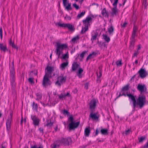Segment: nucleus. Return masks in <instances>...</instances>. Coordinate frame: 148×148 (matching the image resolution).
Segmentation results:
<instances>
[{
	"instance_id": "f257e3e1",
	"label": "nucleus",
	"mask_w": 148,
	"mask_h": 148,
	"mask_svg": "<svg viewBox=\"0 0 148 148\" xmlns=\"http://www.w3.org/2000/svg\"><path fill=\"white\" fill-rule=\"evenodd\" d=\"M123 96L125 97L127 96L130 99H131L133 102V106L134 110L136 108L138 107L140 109L142 108L147 102L146 96L144 95H139L136 101L135 97L133 95L128 94L127 91H123L121 89L117 98Z\"/></svg>"
},
{
	"instance_id": "f03ea898",
	"label": "nucleus",
	"mask_w": 148,
	"mask_h": 148,
	"mask_svg": "<svg viewBox=\"0 0 148 148\" xmlns=\"http://www.w3.org/2000/svg\"><path fill=\"white\" fill-rule=\"evenodd\" d=\"M94 17L93 15L90 14L87 16L85 19L83 20L82 22L85 27L82 28L81 32V34H83L88 30V26L90 25L89 23L92 22Z\"/></svg>"
},
{
	"instance_id": "7ed1b4c3",
	"label": "nucleus",
	"mask_w": 148,
	"mask_h": 148,
	"mask_svg": "<svg viewBox=\"0 0 148 148\" xmlns=\"http://www.w3.org/2000/svg\"><path fill=\"white\" fill-rule=\"evenodd\" d=\"M56 54L58 56V58H59L60 56L63 53L64 49L67 48L68 46L66 44H61L59 42L56 43Z\"/></svg>"
},
{
	"instance_id": "20e7f679",
	"label": "nucleus",
	"mask_w": 148,
	"mask_h": 148,
	"mask_svg": "<svg viewBox=\"0 0 148 148\" xmlns=\"http://www.w3.org/2000/svg\"><path fill=\"white\" fill-rule=\"evenodd\" d=\"M138 29V28L135 25H134L133 31L132 34V36L130 38V49H134L135 42L136 41L135 37L136 36V32Z\"/></svg>"
},
{
	"instance_id": "39448f33",
	"label": "nucleus",
	"mask_w": 148,
	"mask_h": 148,
	"mask_svg": "<svg viewBox=\"0 0 148 148\" xmlns=\"http://www.w3.org/2000/svg\"><path fill=\"white\" fill-rule=\"evenodd\" d=\"M10 66V82L12 86H14L15 84V78L14 77L15 71L14 62L12 63L11 66Z\"/></svg>"
},
{
	"instance_id": "423d86ee",
	"label": "nucleus",
	"mask_w": 148,
	"mask_h": 148,
	"mask_svg": "<svg viewBox=\"0 0 148 148\" xmlns=\"http://www.w3.org/2000/svg\"><path fill=\"white\" fill-rule=\"evenodd\" d=\"M69 120L70 122L69 124V129L74 130L77 128L79 124V122L76 123L74 122L73 118L72 116H70L69 118Z\"/></svg>"
},
{
	"instance_id": "0eeeda50",
	"label": "nucleus",
	"mask_w": 148,
	"mask_h": 148,
	"mask_svg": "<svg viewBox=\"0 0 148 148\" xmlns=\"http://www.w3.org/2000/svg\"><path fill=\"white\" fill-rule=\"evenodd\" d=\"M58 140L60 145H69L70 143L72 141L71 138L70 137L62 138Z\"/></svg>"
},
{
	"instance_id": "6e6552de",
	"label": "nucleus",
	"mask_w": 148,
	"mask_h": 148,
	"mask_svg": "<svg viewBox=\"0 0 148 148\" xmlns=\"http://www.w3.org/2000/svg\"><path fill=\"white\" fill-rule=\"evenodd\" d=\"M57 24L60 27L64 28L66 27L71 31H74L75 30L73 25L69 23H57Z\"/></svg>"
},
{
	"instance_id": "1a4fd4ad",
	"label": "nucleus",
	"mask_w": 148,
	"mask_h": 148,
	"mask_svg": "<svg viewBox=\"0 0 148 148\" xmlns=\"http://www.w3.org/2000/svg\"><path fill=\"white\" fill-rule=\"evenodd\" d=\"M50 77L45 75L44 76L42 80V84L44 87H46L48 85L51 84V82L49 79V78Z\"/></svg>"
},
{
	"instance_id": "9d476101",
	"label": "nucleus",
	"mask_w": 148,
	"mask_h": 148,
	"mask_svg": "<svg viewBox=\"0 0 148 148\" xmlns=\"http://www.w3.org/2000/svg\"><path fill=\"white\" fill-rule=\"evenodd\" d=\"M66 77L61 75L58 77V80L56 82V84L59 86H60L62 84L64 83L66 80Z\"/></svg>"
},
{
	"instance_id": "9b49d317",
	"label": "nucleus",
	"mask_w": 148,
	"mask_h": 148,
	"mask_svg": "<svg viewBox=\"0 0 148 148\" xmlns=\"http://www.w3.org/2000/svg\"><path fill=\"white\" fill-rule=\"evenodd\" d=\"M94 110L90 111L89 118L94 120H98L99 117V114L98 112L94 113Z\"/></svg>"
},
{
	"instance_id": "f8f14e48",
	"label": "nucleus",
	"mask_w": 148,
	"mask_h": 148,
	"mask_svg": "<svg viewBox=\"0 0 148 148\" xmlns=\"http://www.w3.org/2000/svg\"><path fill=\"white\" fill-rule=\"evenodd\" d=\"M97 102V100L95 99L92 100L90 101L89 105L90 111L94 110Z\"/></svg>"
},
{
	"instance_id": "ddd939ff",
	"label": "nucleus",
	"mask_w": 148,
	"mask_h": 148,
	"mask_svg": "<svg viewBox=\"0 0 148 148\" xmlns=\"http://www.w3.org/2000/svg\"><path fill=\"white\" fill-rule=\"evenodd\" d=\"M63 3L65 10H66L69 11L72 9L71 4L69 3L68 0H63Z\"/></svg>"
},
{
	"instance_id": "4468645a",
	"label": "nucleus",
	"mask_w": 148,
	"mask_h": 148,
	"mask_svg": "<svg viewBox=\"0 0 148 148\" xmlns=\"http://www.w3.org/2000/svg\"><path fill=\"white\" fill-rule=\"evenodd\" d=\"M54 71L53 67L47 66L45 69V75L50 77H51L52 73Z\"/></svg>"
},
{
	"instance_id": "2eb2a0df",
	"label": "nucleus",
	"mask_w": 148,
	"mask_h": 148,
	"mask_svg": "<svg viewBox=\"0 0 148 148\" xmlns=\"http://www.w3.org/2000/svg\"><path fill=\"white\" fill-rule=\"evenodd\" d=\"M139 75L142 78H145L148 75L147 72L144 69H141L138 71Z\"/></svg>"
},
{
	"instance_id": "dca6fc26",
	"label": "nucleus",
	"mask_w": 148,
	"mask_h": 148,
	"mask_svg": "<svg viewBox=\"0 0 148 148\" xmlns=\"http://www.w3.org/2000/svg\"><path fill=\"white\" fill-rule=\"evenodd\" d=\"M12 114L10 113V115L8 117L7 121L6 122L7 129L8 130H9L10 128L11 124L12 121Z\"/></svg>"
},
{
	"instance_id": "f3484780",
	"label": "nucleus",
	"mask_w": 148,
	"mask_h": 148,
	"mask_svg": "<svg viewBox=\"0 0 148 148\" xmlns=\"http://www.w3.org/2000/svg\"><path fill=\"white\" fill-rule=\"evenodd\" d=\"M31 119L33 121V124L35 126L38 125L39 123L40 120L35 115H32Z\"/></svg>"
},
{
	"instance_id": "a211bd4d",
	"label": "nucleus",
	"mask_w": 148,
	"mask_h": 148,
	"mask_svg": "<svg viewBox=\"0 0 148 148\" xmlns=\"http://www.w3.org/2000/svg\"><path fill=\"white\" fill-rule=\"evenodd\" d=\"M137 89L141 93L146 91L147 88L145 85H142L139 84L137 87Z\"/></svg>"
},
{
	"instance_id": "6ab92c4d",
	"label": "nucleus",
	"mask_w": 148,
	"mask_h": 148,
	"mask_svg": "<svg viewBox=\"0 0 148 148\" xmlns=\"http://www.w3.org/2000/svg\"><path fill=\"white\" fill-rule=\"evenodd\" d=\"M114 7L112 9V12L111 13V15L112 16H116L118 14V10L117 9V5L113 6Z\"/></svg>"
},
{
	"instance_id": "aec40b11",
	"label": "nucleus",
	"mask_w": 148,
	"mask_h": 148,
	"mask_svg": "<svg viewBox=\"0 0 148 148\" xmlns=\"http://www.w3.org/2000/svg\"><path fill=\"white\" fill-rule=\"evenodd\" d=\"M71 96V95L69 92H67L66 94H61L60 95H58L59 98L61 100H63L65 99L66 97Z\"/></svg>"
},
{
	"instance_id": "412c9836",
	"label": "nucleus",
	"mask_w": 148,
	"mask_h": 148,
	"mask_svg": "<svg viewBox=\"0 0 148 148\" xmlns=\"http://www.w3.org/2000/svg\"><path fill=\"white\" fill-rule=\"evenodd\" d=\"M58 140L54 142L51 146V148H57L60 145Z\"/></svg>"
},
{
	"instance_id": "4be33fe9",
	"label": "nucleus",
	"mask_w": 148,
	"mask_h": 148,
	"mask_svg": "<svg viewBox=\"0 0 148 148\" xmlns=\"http://www.w3.org/2000/svg\"><path fill=\"white\" fill-rule=\"evenodd\" d=\"M83 72V70L81 68H79L78 71L77 72V75L79 78H81L82 77V73Z\"/></svg>"
},
{
	"instance_id": "5701e85b",
	"label": "nucleus",
	"mask_w": 148,
	"mask_h": 148,
	"mask_svg": "<svg viewBox=\"0 0 148 148\" xmlns=\"http://www.w3.org/2000/svg\"><path fill=\"white\" fill-rule=\"evenodd\" d=\"M101 14L102 16L106 18H108L109 15L108 12L107 11L106 8H104L101 11Z\"/></svg>"
},
{
	"instance_id": "b1692460",
	"label": "nucleus",
	"mask_w": 148,
	"mask_h": 148,
	"mask_svg": "<svg viewBox=\"0 0 148 148\" xmlns=\"http://www.w3.org/2000/svg\"><path fill=\"white\" fill-rule=\"evenodd\" d=\"M79 65L77 62L73 63L72 65V71H76L79 67Z\"/></svg>"
},
{
	"instance_id": "393cba45",
	"label": "nucleus",
	"mask_w": 148,
	"mask_h": 148,
	"mask_svg": "<svg viewBox=\"0 0 148 148\" xmlns=\"http://www.w3.org/2000/svg\"><path fill=\"white\" fill-rule=\"evenodd\" d=\"M68 62L66 61V62H64L61 64L60 65V68L62 70L65 69V68L68 65Z\"/></svg>"
},
{
	"instance_id": "a878e982",
	"label": "nucleus",
	"mask_w": 148,
	"mask_h": 148,
	"mask_svg": "<svg viewBox=\"0 0 148 148\" xmlns=\"http://www.w3.org/2000/svg\"><path fill=\"white\" fill-rule=\"evenodd\" d=\"M0 49L4 53H5L6 51L7 50L6 45L5 44L4 45L3 43L0 44Z\"/></svg>"
},
{
	"instance_id": "bb28decb",
	"label": "nucleus",
	"mask_w": 148,
	"mask_h": 148,
	"mask_svg": "<svg viewBox=\"0 0 148 148\" xmlns=\"http://www.w3.org/2000/svg\"><path fill=\"white\" fill-rule=\"evenodd\" d=\"M97 54L95 52L93 51L86 58V61L94 58Z\"/></svg>"
},
{
	"instance_id": "cd10ccee",
	"label": "nucleus",
	"mask_w": 148,
	"mask_h": 148,
	"mask_svg": "<svg viewBox=\"0 0 148 148\" xmlns=\"http://www.w3.org/2000/svg\"><path fill=\"white\" fill-rule=\"evenodd\" d=\"M90 133V130L89 128H86L84 131V135L88 137L89 136Z\"/></svg>"
},
{
	"instance_id": "c85d7f7f",
	"label": "nucleus",
	"mask_w": 148,
	"mask_h": 148,
	"mask_svg": "<svg viewBox=\"0 0 148 148\" xmlns=\"http://www.w3.org/2000/svg\"><path fill=\"white\" fill-rule=\"evenodd\" d=\"M103 38L107 42H109L110 40V38L106 34H103Z\"/></svg>"
},
{
	"instance_id": "c756f323",
	"label": "nucleus",
	"mask_w": 148,
	"mask_h": 148,
	"mask_svg": "<svg viewBox=\"0 0 148 148\" xmlns=\"http://www.w3.org/2000/svg\"><path fill=\"white\" fill-rule=\"evenodd\" d=\"M101 134L104 135H106L108 134V130L107 129H102L101 130Z\"/></svg>"
},
{
	"instance_id": "7c9ffc66",
	"label": "nucleus",
	"mask_w": 148,
	"mask_h": 148,
	"mask_svg": "<svg viewBox=\"0 0 148 148\" xmlns=\"http://www.w3.org/2000/svg\"><path fill=\"white\" fill-rule=\"evenodd\" d=\"M79 39V36L77 35L76 36L73 37L71 40L72 41L73 43H75L78 41Z\"/></svg>"
},
{
	"instance_id": "2f4dec72",
	"label": "nucleus",
	"mask_w": 148,
	"mask_h": 148,
	"mask_svg": "<svg viewBox=\"0 0 148 148\" xmlns=\"http://www.w3.org/2000/svg\"><path fill=\"white\" fill-rule=\"evenodd\" d=\"M130 88V84H127L126 85L123 87L121 89L123 90L127 91Z\"/></svg>"
},
{
	"instance_id": "473e14b6",
	"label": "nucleus",
	"mask_w": 148,
	"mask_h": 148,
	"mask_svg": "<svg viewBox=\"0 0 148 148\" xmlns=\"http://www.w3.org/2000/svg\"><path fill=\"white\" fill-rule=\"evenodd\" d=\"M36 100L39 101L42 98V95L40 93H37L36 94Z\"/></svg>"
},
{
	"instance_id": "72a5a7b5",
	"label": "nucleus",
	"mask_w": 148,
	"mask_h": 148,
	"mask_svg": "<svg viewBox=\"0 0 148 148\" xmlns=\"http://www.w3.org/2000/svg\"><path fill=\"white\" fill-rule=\"evenodd\" d=\"M32 107L33 109L35 110L36 111H38V104L37 103H35L34 102H33Z\"/></svg>"
},
{
	"instance_id": "f704fd0d",
	"label": "nucleus",
	"mask_w": 148,
	"mask_h": 148,
	"mask_svg": "<svg viewBox=\"0 0 148 148\" xmlns=\"http://www.w3.org/2000/svg\"><path fill=\"white\" fill-rule=\"evenodd\" d=\"M85 11H84L80 14H79L77 16V18L78 19L80 18L85 15Z\"/></svg>"
},
{
	"instance_id": "c9c22d12",
	"label": "nucleus",
	"mask_w": 148,
	"mask_h": 148,
	"mask_svg": "<svg viewBox=\"0 0 148 148\" xmlns=\"http://www.w3.org/2000/svg\"><path fill=\"white\" fill-rule=\"evenodd\" d=\"M114 29L113 27L111 26L108 29V31L110 34H112L114 32Z\"/></svg>"
},
{
	"instance_id": "e433bc0d",
	"label": "nucleus",
	"mask_w": 148,
	"mask_h": 148,
	"mask_svg": "<svg viewBox=\"0 0 148 148\" xmlns=\"http://www.w3.org/2000/svg\"><path fill=\"white\" fill-rule=\"evenodd\" d=\"M53 123L51 122V121H47V123L46 125V126L50 128L51 127V126L53 125Z\"/></svg>"
},
{
	"instance_id": "4c0bfd02",
	"label": "nucleus",
	"mask_w": 148,
	"mask_h": 148,
	"mask_svg": "<svg viewBox=\"0 0 148 148\" xmlns=\"http://www.w3.org/2000/svg\"><path fill=\"white\" fill-rule=\"evenodd\" d=\"M116 65L117 66L120 67L121 66L123 63H122V60H117L116 62Z\"/></svg>"
},
{
	"instance_id": "58836bf2",
	"label": "nucleus",
	"mask_w": 148,
	"mask_h": 148,
	"mask_svg": "<svg viewBox=\"0 0 148 148\" xmlns=\"http://www.w3.org/2000/svg\"><path fill=\"white\" fill-rule=\"evenodd\" d=\"M111 3H112L113 6L117 5L118 2V0H110Z\"/></svg>"
},
{
	"instance_id": "ea45409f",
	"label": "nucleus",
	"mask_w": 148,
	"mask_h": 148,
	"mask_svg": "<svg viewBox=\"0 0 148 148\" xmlns=\"http://www.w3.org/2000/svg\"><path fill=\"white\" fill-rule=\"evenodd\" d=\"M145 139L146 137L145 136H142L141 137L139 138H138L139 142V143H142Z\"/></svg>"
},
{
	"instance_id": "a19ab883",
	"label": "nucleus",
	"mask_w": 148,
	"mask_h": 148,
	"mask_svg": "<svg viewBox=\"0 0 148 148\" xmlns=\"http://www.w3.org/2000/svg\"><path fill=\"white\" fill-rule=\"evenodd\" d=\"M97 77L100 78L101 77L102 75V71L101 70H99L98 72H97Z\"/></svg>"
},
{
	"instance_id": "79ce46f5",
	"label": "nucleus",
	"mask_w": 148,
	"mask_h": 148,
	"mask_svg": "<svg viewBox=\"0 0 148 148\" xmlns=\"http://www.w3.org/2000/svg\"><path fill=\"white\" fill-rule=\"evenodd\" d=\"M69 57V54L68 52L66 54L63 55L62 58L64 59H65L66 58H68Z\"/></svg>"
},
{
	"instance_id": "37998d69",
	"label": "nucleus",
	"mask_w": 148,
	"mask_h": 148,
	"mask_svg": "<svg viewBox=\"0 0 148 148\" xmlns=\"http://www.w3.org/2000/svg\"><path fill=\"white\" fill-rule=\"evenodd\" d=\"M139 53V52L138 51H134V53L132 56V58L137 56L138 54Z\"/></svg>"
},
{
	"instance_id": "c03bdc74",
	"label": "nucleus",
	"mask_w": 148,
	"mask_h": 148,
	"mask_svg": "<svg viewBox=\"0 0 148 148\" xmlns=\"http://www.w3.org/2000/svg\"><path fill=\"white\" fill-rule=\"evenodd\" d=\"M97 35L95 34L94 35L92 36L91 38V40L92 41V42H93V40H95L97 37Z\"/></svg>"
},
{
	"instance_id": "a18cd8bd",
	"label": "nucleus",
	"mask_w": 148,
	"mask_h": 148,
	"mask_svg": "<svg viewBox=\"0 0 148 148\" xmlns=\"http://www.w3.org/2000/svg\"><path fill=\"white\" fill-rule=\"evenodd\" d=\"M87 52V51H83L82 53L81 54L80 56L82 58H83L85 55V54Z\"/></svg>"
},
{
	"instance_id": "49530a36",
	"label": "nucleus",
	"mask_w": 148,
	"mask_h": 148,
	"mask_svg": "<svg viewBox=\"0 0 148 148\" xmlns=\"http://www.w3.org/2000/svg\"><path fill=\"white\" fill-rule=\"evenodd\" d=\"M31 148H43V146L40 145L38 147L36 145H34L31 147Z\"/></svg>"
},
{
	"instance_id": "de8ad7c7",
	"label": "nucleus",
	"mask_w": 148,
	"mask_h": 148,
	"mask_svg": "<svg viewBox=\"0 0 148 148\" xmlns=\"http://www.w3.org/2000/svg\"><path fill=\"white\" fill-rule=\"evenodd\" d=\"M63 113L64 115H68L69 114V113L68 111L65 110H64L63 111Z\"/></svg>"
},
{
	"instance_id": "09e8293b",
	"label": "nucleus",
	"mask_w": 148,
	"mask_h": 148,
	"mask_svg": "<svg viewBox=\"0 0 148 148\" xmlns=\"http://www.w3.org/2000/svg\"><path fill=\"white\" fill-rule=\"evenodd\" d=\"M73 5L76 10H78L79 8V6L77 5L75 3H73Z\"/></svg>"
},
{
	"instance_id": "8fccbe9b",
	"label": "nucleus",
	"mask_w": 148,
	"mask_h": 148,
	"mask_svg": "<svg viewBox=\"0 0 148 148\" xmlns=\"http://www.w3.org/2000/svg\"><path fill=\"white\" fill-rule=\"evenodd\" d=\"M131 130L130 129H128L127 130H126L125 132V134L126 135H128L130 134V133L131 132Z\"/></svg>"
},
{
	"instance_id": "3c124183",
	"label": "nucleus",
	"mask_w": 148,
	"mask_h": 148,
	"mask_svg": "<svg viewBox=\"0 0 148 148\" xmlns=\"http://www.w3.org/2000/svg\"><path fill=\"white\" fill-rule=\"evenodd\" d=\"M28 81L29 82H30L31 84H34V82L33 81V78H29L28 79Z\"/></svg>"
},
{
	"instance_id": "603ef678",
	"label": "nucleus",
	"mask_w": 148,
	"mask_h": 148,
	"mask_svg": "<svg viewBox=\"0 0 148 148\" xmlns=\"http://www.w3.org/2000/svg\"><path fill=\"white\" fill-rule=\"evenodd\" d=\"M66 20H70L71 19V18L70 16L66 15L64 18Z\"/></svg>"
},
{
	"instance_id": "864d4df0",
	"label": "nucleus",
	"mask_w": 148,
	"mask_h": 148,
	"mask_svg": "<svg viewBox=\"0 0 148 148\" xmlns=\"http://www.w3.org/2000/svg\"><path fill=\"white\" fill-rule=\"evenodd\" d=\"M127 22H125L123 24H121V27H125L126 25H127Z\"/></svg>"
},
{
	"instance_id": "5fc2aeb1",
	"label": "nucleus",
	"mask_w": 148,
	"mask_h": 148,
	"mask_svg": "<svg viewBox=\"0 0 148 148\" xmlns=\"http://www.w3.org/2000/svg\"><path fill=\"white\" fill-rule=\"evenodd\" d=\"M0 36L1 39H2V29H0Z\"/></svg>"
},
{
	"instance_id": "6e6d98bb",
	"label": "nucleus",
	"mask_w": 148,
	"mask_h": 148,
	"mask_svg": "<svg viewBox=\"0 0 148 148\" xmlns=\"http://www.w3.org/2000/svg\"><path fill=\"white\" fill-rule=\"evenodd\" d=\"M11 46L12 47V48H13L14 49H18V48L17 47L16 45H14V43L12 44Z\"/></svg>"
},
{
	"instance_id": "4d7b16f0",
	"label": "nucleus",
	"mask_w": 148,
	"mask_h": 148,
	"mask_svg": "<svg viewBox=\"0 0 148 148\" xmlns=\"http://www.w3.org/2000/svg\"><path fill=\"white\" fill-rule=\"evenodd\" d=\"M9 44L10 45L12 46V44L14 43V42H12L11 39H10L9 40Z\"/></svg>"
},
{
	"instance_id": "13d9d810",
	"label": "nucleus",
	"mask_w": 148,
	"mask_h": 148,
	"mask_svg": "<svg viewBox=\"0 0 148 148\" xmlns=\"http://www.w3.org/2000/svg\"><path fill=\"white\" fill-rule=\"evenodd\" d=\"M39 130L40 131V132L42 133H43V129L42 128H40L39 129Z\"/></svg>"
},
{
	"instance_id": "bf43d9fd",
	"label": "nucleus",
	"mask_w": 148,
	"mask_h": 148,
	"mask_svg": "<svg viewBox=\"0 0 148 148\" xmlns=\"http://www.w3.org/2000/svg\"><path fill=\"white\" fill-rule=\"evenodd\" d=\"M88 84L87 83H86L85 85V88L86 89H88Z\"/></svg>"
},
{
	"instance_id": "052dcab7",
	"label": "nucleus",
	"mask_w": 148,
	"mask_h": 148,
	"mask_svg": "<svg viewBox=\"0 0 148 148\" xmlns=\"http://www.w3.org/2000/svg\"><path fill=\"white\" fill-rule=\"evenodd\" d=\"M99 132V131L97 129L96 131V133L95 135V136H97L98 135Z\"/></svg>"
},
{
	"instance_id": "680f3d73",
	"label": "nucleus",
	"mask_w": 148,
	"mask_h": 148,
	"mask_svg": "<svg viewBox=\"0 0 148 148\" xmlns=\"http://www.w3.org/2000/svg\"><path fill=\"white\" fill-rule=\"evenodd\" d=\"M141 49V45H139L138 46V49L137 50L138 51V50H140Z\"/></svg>"
},
{
	"instance_id": "e2e57ef3",
	"label": "nucleus",
	"mask_w": 148,
	"mask_h": 148,
	"mask_svg": "<svg viewBox=\"0 0 148 148\" xmlns=\"http://www.w3.org/2000/svg\"><path fill=\"white\" fill-rule=\"evenodd\" d=\"M97 82H100V78H99V77L97 78Z\"/></svg>"
},
{
	"instance_id": "0e129e2a",
	"label": "nucleus",
	"mask_w": 148,
	"mask_h": 148,
	"mask_svg": "<svg viewBox=\"0 0 148 148\" xmlns=\"http://www.w3.org/2000/svg\"><path fill=\"white\" fill-rule=\"evenodd\" d=\"M23 121V117H22V118H21V125L22 124Z\"/></svg>"
},
{
	"instance_id": "69168bd1",
	"label": "nucleus",
	"mask_w": 148,
	"mask_h": 148,
	"mask_svg": "<svg viewBox=\"0 0 148 148\" xmlns=\"http://www.w3.org/2000/svg\"><path fill=\"white\" fill-rule=\"evenodd\" d=\"M40 102V103L41 104H42L43 106H45V105L44 103H43L42 102H41V101Z\"/></svg>"
},
{
	"instance_id": "338daca9",
	"label": "nucleus",
	"mask_w": 148,
	"mask_h": 148,
	"mask_svg": "<svg viewBox=\"0 0 148 148\" xmlns=\"http://www.w3.org/2000/svg\"><path fill=\"white\" fill-rule=\"evenodd\" d=\"M138 60H135V63L136 64H137L138 63Z\"/></svg>"
},
{
	"instance_id": "774afa93",
	"label": "nucleus",
	"mask_w": 148,
	"mask_h": 148,
	"mask_svg": "<svg viewBox=\"0 0 148 148\" xmlns=\"http://www.w3.org/2000/svg\"><path fill=\"white\" fill-rule=\"evenodd\" d=\"M34 74L35 75H37V72L36 71L34 73Z\"/></svg>"
}]
</instances>
